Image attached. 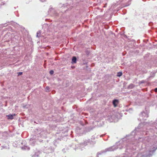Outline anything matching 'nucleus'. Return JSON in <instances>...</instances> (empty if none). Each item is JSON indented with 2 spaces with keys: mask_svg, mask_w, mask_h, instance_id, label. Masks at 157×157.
<instances>
[{
  "mask_svg": "<svg viewBox=\"0 0 157 157\" xmlns=\"http://www.w3.org/2000/svg\"><path fill=\"white\" fill-rule=\"evenodd\" d=\"M119 103V101L118 100L115 99L113 100V105L114 107H116Z\"/></svg>",
  "mask_w": 157,
  "mask_h": 157,
  "instance_id": "obj_1",
  "label": "nucleus"
},
{
  "mask_svg": "<svg viewBox=\"0 0 157 157\" xmlns=\"http://www.w3.org/2000/svg\"><path fill=\"white\" fill-rule=\"evenodd\" d=\"M15 114H9L8 115H7L6 116L8 117V119H9L12 120L13 119V116H15Z\"/></svg>",
  "mask_w": 157,
  "mask_h": 157,
  "instance_id": "obj_2",
  "label": "nucleus"
},
{
  "mask_svg": "<svg viewBox=\"0 0 157 157\" xmlns=\"http://www.w3.org/2000/svg\"><path fill=\"white\" fill-rule=\"evenodd\" d=\"M76 58L75 57H73L72 59V63H76Z\"/></svg>",
  "mask_w": 157,
  "mask_h": 157,
  "instance_id": "obj_3",
  "label": "nucleus"
},
{
  "mask_svg": "<svg viewBox=\"0 0 157 157\" xmlns=\"http://www.w3.org/2000/svg\"><path fill=\"white\" fill-rule=\"evenodd\" d=\"M22 149H24L25 150H29V147L27 146H25L24 147L22 148Z\"/></svg>",
  "mask_w": 157,
  "mask_h": 157,
  "instance_id": "obj_4",
  "label": "nucleus"
},
{
  "mask_svg": "<svg viewBox=\"0 0 157 157\" xmlns=\"http://www.w3.org/2000/svg\"><path fill=\"white\" fill-rule=\"evenodd\" d=\"M122 75V73L121 72H118L117 73V76L118 77H120Z\"/></svg>",
  "mask_w": 157,
  "mask_h": 157,
  "instance_id": "obj_5",
  "label": "nucleus"
},
{
  "mask_svg": "<svg viewBox=\"0 0 157 157\" xmlns=\"http://www.w3.org/2000/svg\"><path fill=\"white\" fill-rule=\"evenodd\" d=\"M41 34V32L40 31H39L37 33H36V37H38V35H40Z\"/></svg>",
  "mask_w": 157,
  "mask_h": 157,
  "instance_id": "obj_6",
  "label": "nucleus"
},
{
  "mask_svg": "<svg viewBox=\"0 0 157 157\" xmlns=\"http://www.w3.org/2000/svg\"><path fill=\"white\" fill-rule=\"evenodd\" d=\"M49 87L48 86H47L45 88V90L46 92H48L49 90Z\"/></svg>",
  "mask_w": 157,
  "mask_h": 157,
  "instance_id": "obj_7",
  "label": "nucleus"
},
{
  "mask_svg": "<svg viewBox=\"0 0 157 157\" xmlns=\"http://www.w3.org/2000/svg\"><path fill=\"white\" fill-rule=\"evenodd\" d=\"M54 73V71L53 70H51L50 71V74L52 75Z\"/></svg>",
  "mask_w": 157,
  "mask_h": 157,
  "instance_id": "obj_8",
  "label": "nucleus"
},
{
  "mask_svg": "<svg viewBox=\"0 0 157 157\" xmlns=\"http://www.w3.org/2000/svg\"><path fill=\"white\" fill-rule=\"evenodd\" d=\"M22 72H20L18 73V75H21L22 74Z\"/></svg>",
  "mask_w": 157,
  "mask_h": 157,
  "instance_id": "obj_9",
  "label": "nucleus"
},
{
  "mask_svg": "<svg viewBox=\"0 0 157 157\" xmlns=\"http://www.w3.org/2000/svg\"><path fill=\"white\" fill-rule=\"evenodd\" d=\"M154 90H155V92H157V88H155V89Z\"/></svg>",
  "mask_w": 157,
  "mask_h": 157,
  "instance_id": "obj_10",
  "label": "nucleus"
},
{
  "mask_svg": "<svg viewBox=\"0 0 157 157\" xmlns=\"http://www.w3.org/2000/svg\"><path fill=\"white\" fill-rule=\"evenodd\" d=\"M38 156V155H33L32 156V157H35V156Z\"/></svg>",
  "mask_w": 157,
  "mask_h": 157,
  "instance_id": "obj_11",
  "label": "nucleus"
},
{
  "mask_svg": "<svg viewBox=\"0 0 157 157\" xmlns=\"http://www.w3.org/2000/svg\"><path fill=\"white\" fill-rule=\"evenodd\" d=\"M33 140H30V144H31L32 142H33ZM33 142H34V141H33Z\"/></svg>",
  "mask_w": 157,
  "mask_h": 157,
  "instance_id": "obj_12",
  "label": "nucleus"
},
{
  "mask_svg": "<svg viewBox=\"0 0 157 157\" xmlns=\"http://www.w3.org/2000/svg\"><path fill=\"white\" fill-rule=\"evenodd\" d=\"M42 2H44L46 0H40Z\"/></svg>",
  "mask_w": 157,
  "mask_h": 157,
  "instance_id": "obj_13",
  "label": "nucleus"
},
{
  "mask_svg": "<svg viewBox=\"0 0 157 157\" xmlns=\"http://www.w3.org/2000/svg\"><path fill=\"white\" fill-rule=\"evenodd\" d=\"M101 154V153L98 152V155Z\"/></svg>",
  "mask_w": 157,
  "mask_h": 157,
  "instance_id": "obj_14",
  "label": "nucleus"
}]
</instances>
